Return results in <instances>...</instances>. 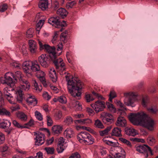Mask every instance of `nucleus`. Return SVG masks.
Wrapping results in <instances>:
<instances>
[{
	"label": "nucleus",
	"instance_id": "obj_34",
	"mask_svg": "<svg viewBox=\"0 0 158 158\" xmlns=\"http://www.w3.org/2000/svg\"><path fill=\"white\" fill-rule=\"evenodd\" d=\"M49 75L53 82H55L56 81L57 77L56 72L54 70L51 69Z\"/></svg>",
	"mask_w": 158,
	"mask_h": 158
},
{
	"label": "nucleus",
	"instance_id": "obj_46",
	"mask_svg": "<svg viewBox=\"0 0 158 158\" xmlns=\"http://www.w3.org/2000/svg\"><path fill=\"white\" fill-rule=\"evenodd\" d=\"M44 150L48 154H52L54 153V149L53 147H45L44 148Z\"/></svg>",
	"mask_w": 158,
	"mask_h": 158
},
{
	"label": "nucleus",
	"instance_id": "obj_21",
	"mask_svg": "<svg viewBox=\"0 0 158 158\" xmlns=\"http://www.w3.org/2000/svg\"><path fill=\"white\" fill-rule=\"evenodd\" d=\"M26 101L29 105L33 106L37 104V100L34 96H29L26 99Z\"/></svg>",
	"mask_w": 158,
	"mask_h": 158
},
{
	"label": "nucleus",
	"instance_id": "obj_29",
	"mask_svg": "<svg viewBox=\"0 0 158 158\" xmlns=\"http://www.w3.org/2000/svg\"><path fill=\"white\" fill-rule=\"evenodd\" d=\"M56 13L57 14L60 15L63 18L66 17L68 14V12L66 10L62 8L58 9L56 12Z\"/></svg>",
	"mask_w": 158,
	"mask_h": 158
},
{
	"label": "nucleus",
	"instance_id": "obj_58",
	"mask_svg": "<svg viewBox=\"0 0 158 158\" xmlns=\"http://www.w3.org/2000/svg\"><path fill=\"white\" fill-rule=\"evenodd\" d=\"M69 158H80V156L78 153L76 152L72 154Z\"/></svg>",
	"mask_w": 158,
	"mask_h": 158
},
{
	"label": "nucleus",
	"instance_id": "obj_42",
	"mask_svg": "<svg viewBox=\"0 0 158 158\" xmlns=\"http://www.w3.org/2000/svg\"><path fill=\"white\" fill-rule=\"evenodd\" d=\"M62 111L60 110H59L55 113L54 117L56 120H59L62 118Z\"/></svg>",
	"mask_w": 158,
	"mask_h": 158
},
{
	"label": "nucleus",
	"instance_id": "obj_54",
	"mask_svg": "<svg viewBox=\"0 0 158 158\" xmlns=\"http://www.w3.org/2000/svg\"><path fill=\"white\" fill-rule=\"evenodd\" d=\"M92 94L97 97L98 99H101V100H104L105 99V98L103 97L102 96L99 94L97 93L94 91H93L92 92Z\"/></svg>",
	"mask_w": 158,
	"mask_h": 158
},
{
	"label": "nucleus",
	"instance_id": "obj_47",
	"mask_svg": "<svg viewBox=\"0 0 158 158\" xmlns=\"http://www.w3.org/2000/svg\"><path fill=\"white\" fill-rule=\"evenodd\" d=\"M35 89L37 92H40L42 89V87L41 85L39 86L37 82L35 80L34 81V82Z\"/></svg>",
	"mask_w": 158,
	"mask_h": 158
},
{
	"label": "nucleus",
	"instance_id": "obj_56",
	"mask_svg": "<svg viewBox=\"0 0 158 158\" xmlns=\"http://www.w3.org/2000/svg\"><path fill=\"white\" fill-rule=\"evenodd\" d=\"M47 125L48 126H51L53 124L52 120L51 118L49 116H47Z\"/></svg>",
	"mask_w": 158,
	"mask_h": 158
},
{
	"label": "nucleus",
	"instance_id": "obj_44",
	"mask_svg": "<svg viewBox=\"0 0 158 158\" xmlns=\"http://www.w3.org/2000/svg\"><path fill=\"white\" fill-rule=\"evenodd\" d=\"M94 125L98 128L103 129L104 128V127L101 122L98 119L95 120Z\"/></svg>",
	"mask_w": 158,
	"mask_h": 158
},
{
	"label": "nucleus",
	"instance_id": "obj_51",
	"mask_svg": "<svg viewBox=\"0 0 158 158\" xmlns=\"http://www.w3.org/2000/svg\"><path fill=\"white\" fill-rule=\"evenodd\" d=\"M58 101L62 103L65 104L67 102L66 97L64 96H61L58 98Z\"/></svg>",
	"mask_w": 158,
	"mask_h": 158
},
{
	"label": "nucleus",
	"instance_id": "obj_53",
	"mask_svg": "<svg viewBox=\"0 0 158 158\" xmlns=\"http://www.w3.org/2000/svg\"><path fill=\"white\" fill-rule=\"evenodd\" d=\"M73 106L78 109V110H80L82 109L81 106L78 101L74 102L73 104Z\"/></svg>",
	"mask_w": 158,
	"mask_h": 158
},
{
	"label": "nucleus",
	"instance_id": "obj_31",
	"mask_svg": "<svg viewBox=\"0 0 158 158\" xmlns=\"http://www.w3.org/2000/svg\"><path fill=\"white\" fill-rule=\"evenodd\" d=\"M121 132V131L120 128L118 127H115L112 130L111 134V135L120 137L122 136Z\"/></svg>",
	"mask_w": 158,
	"mask_h": 158
},
{
	"label": "nucleus",
	"instance_id": "obj_2",
	"mask_svg": "<svg viewBox=\"0 0 158 158\" xmlns=\"http://www.w3.org/2000/svg\"><path fill=\"white\" fill-rule=\"evenodd\" d=\"M67 82V88L71 95L78 99L81 98V89L83 85L80 80L77 81L73 77L69 78L68 76H65Z\"/></svg>",
	"mask_w": 158,
	"mask_h": 158
},
{
	"label": "nucleus",
	"instance_id": "obj_5",
	"mask_svg": "<svg viewBox=\"0 0 158 158\" xmlns=\"http://www.w3.org/2000/svg\"><path fill=\"white\" fill-rule=\"evenodd\" d=\"M30 85H28L25 83L24 85H22L20 89L17 90L16 92L17 97L16 99L17 101L19 103H21L23 99V95L24 93H23V91H27L29 89Z\"/></svg>",
	"mask_w": 158,
	"mask_h": 158
},
{
	"label": "nucleus",
	"instance_id": "obj_13",
	"mask_svg": "<svg viewBox=\"0 0 158 158\" xmlns=\"http://www.w3.org/2000/svg\"><path fill=\"white\" fill-rule=\"evenodd\" d=\"M52 60L55 64L56 69L61 70L62 71H65V64L61 58L57 59L56 57L54 60Z\"/></svg>",
	"mask_w": 158,
	"mask_h": 158
},
{
	"label": "nucleus",
	"instance_id": "obj_22",
	"mask_svg": "<svg viewBox=\"0 0 158 158\" xmlns=\"http://www.w3.org/2000/svg\"><path fill=\"white\" fill-rule=\"evenodd\" d=\"M146 109L149 113L152 114H156L158 112V109L157 106L152 104L148 107Z\"/></svg>",
	"mask_w": 158,
	"mask_h": 158
},
{
	"label": "nucleus",
	"instance_id": "obj_7",
	"mask_svg": "<svg viewBox=\"0 0 158 158\" xmlns=\"http://www.w3.org/2000/svg\"><path fill=\"white\" fill-rule=\"evenodd\" d=\"M13 76V74L11 72H7L4 75V77H2L1 81L2 84H6L11 87L14 85V81L11 77Z\"/></svg>",
	"mask_w": 158,
	"mask_h": 158
},
{
	"label": "nucleus",
	"instance_id": "obj_25",
	"mask_svg": "<svg viewBox=\"0 0 158 158\" xmlns=\"http://www.w3.org/2000/svg\"><path fill=\"white\" fill-rule=\"evenodd\" d=\"M126 123V121L124 117L119 116L118 118L116 124L117 126L124 127L125 126Z\"/></svg>",
	"mask_w": 158,
	"mask_h": 158
},
{
	"label": "nucleus",
	"instance_id": "obj_57",
	"mask_svg": "<svg viewBox=\"0 0 158 158\" xmlns=\"http://www.w3.org/2000/svg\"><path fill=\"white\" fill-rule=\"evenodd\" d=\"M5 137L4 135L0 132V145L3 144L5 141Z\"/></svg>",
	"mask_w": 158,
	"mask_h": 158
},
{
	"label": "nucleus",
	"instance_id": "obj_15",
	"mask_svg": "<svg viewBox=\"0 0 158 158\" xmlns=\"http://www.w3.org/2000/svg\"><path fill=\"white\" fill-rule=\"evenodd\" d=\"M116 147V148L117 152L111 153L112 156L115 158H125L126 153L125 151L122 147L118 146V145Z\"/></svg>",
	"mask_w": 158,
	"mask_h": 158
},
{
	"label": "nucleus",
	"instance_id": "obj_62",
	"mask_svg": "<svg viewBox=\"0 0 158 158\" xmlns=\"http://www.w3.org/2000/svg\"><path fill=\"white\" fill-rule=\"evenodd\" d=\"M7 8V6L6 4H3L0 6V11L4 12Z\"/></svg>",
	"mask_w": 158,
	"mask_h": 158
},
{
	"label": "nucleus",
	"instance_id": "obj_8",
	"mask_svg": "<svg viewBox=\"0 0 158 158\" xmlns=\"http://www.w3.org/2000/svg\"><path fill=\"white\" fill-rule=\"evenodd\" d=\"M38 60L43 67H48L50 61L52 60L50 59V57L45 54H42L38 57Z\"/></svg>",
	"mask_w": 158,
	"mask_h": 158
},
{
	"label": "nucleus",
	"instance_id": "obj_55",
	"mask_svg": "<svg viewBox=\"0 0 158 158\" xmlns=\"http://www.w3.org/2000/svg\"><path fill=\"white\" fill-rule=\"evenodd\" d=\"M76 3L75 1L68 2L66 5V7L68 9L72 8Z\"/></svg>",
	"mask_w": 158,
	"mask_h": 158
},
{
	"label": "nucleus",
	"instance_id": "obj_3",
	"mask_svg": "<svg viewBox=\"0 0 158 158\" xmlns=\"http://www.w3.org/2000/svg\"><path fill=\"white\" fill-rule=\"evenodd\" d=\"M77 140L81 143H87L88 144H92L94 141V139L92 136L86 131H81L77 135Z\"/></svg>",
	"mask_w": 158,
	"mask_h": 158
},
{
	"label": "nucleus",
	"instance_id": "obj_32",
	"mask_svg": "<svg viewBox=\"0 0 158 158\" xmlns=\"http://www.w3.org/2000/svg\"><path fill=\"white\" fill-rule=\"evenodd\" d=\"M11 123L10 121L5 120L0 123V127L2 128H7L10 126Z\"/></svg>",
	"mask_w": 158,
	"mask_h": 158
},
{
	"label": "nucleus",
	"instance_id": "obj_4",
	"mask_svg": "<svg viewBox=\"0 0 158 158\" xmlns=\"http://www.w3.org/2000/svg\"><path fill=\"white\" fill-rule=\"evenodd\" d=\"M39 44L40 49H45L48 53V54L46 55L50 57V59L52 60H54L57 57L55 52V48L54 47H51L48 45L45 44L43 45L40 41H39Z\"/></svg>",
	"mask_w": 158,
	"mask_h": 158
},
{
	"label": "nucleus",
	"instance_id": "obj_18",
	"mask_svg": "<svg viewBox=\"0 0 158 158\" xmlns=\"http://www.w3.org/2000/svg\"><path fill=\"white\" fill-rule=\"evenodd\" d=\"M10 91L8 89L7 87H6L3 89V94L4 97L6 98L9 102L11 104H14L12 101L13 97L10 92Z\"/></svg>",
	"mask_w": 158,
	"mask_h": 158
},
{
	"label": "nucleus",
	"instance_id": "obj_16",
	"mask_svg": "<svg viewBox=\"0 0 158 158\" xmlns=\"http://www.w3.org/2000/svg\"><path fill=\"white\" fill-rule=\"evenodd\" d=\"M36 134L35 144L38 146L41 145L44 142V134L40 132H38L37 133H36Z\"/></svg>",
	"mask_w": 158,
	"mask_h": 158
},
{
	"label": "nucleus",
	"instance_id": "obj_23",
	"mask_svg": "<svg viewBox=\"0 0 158 158\" xmlns=\"http://www.w3.org/2000/svg\"><path fill=\"white\" fill-rule=\"evenodd\" d=\"M141 104L146 109L152 104L150 103L149 99L148 97L145 95L142 96Z\"/></svg>",
	"mask_w": 158,
	"mask_h": 158
},
{
	"label": "nucleus",
	"instance_id": "obj_50",
	"mask_svg": "<svg viewBox=\"0 0 158 158\" xmlns=\"http://www.w3.org/2000/svg\"><path fill=\"white\" fill-rule=\"evenodd\" d=\"M85 98L87 102H90L94 100V98L90 94H86Z\"/></svg>",
	"mask_w": 158,
	"mask_h": 158
},
{
	"label": "nucleus",
	"instance_id": "obj_35",
	"mask_svg": "<svg viewBox=\"0 0 158 158\" xmlns=\"http://www.w3.org/2000/svg\"><path fill=\"white\" fill-rule=\"evenodd\" d=\"M111 127H107L105 130L99 131L100 135L101 136H103L107 135L109 132L111 130Z\"/></svg>",
	"mask_w": 158,
	"mask_h": 158
},
{
	"label": "nucleus",
	"instance_id": "obj_48",
	"mask_svg": "<svg viewBox=\"0 0 158 158\" xmlns=\"http://www.w3.org/2000/svg\"><path fill=\"white\" fill-rule=\"evenodd\" d=\"M34 30L32 28H30L26 32V37L28 38H31L33 37V34Z\"/></svg>",
	"mask_w": 158,
	"mask_h": 158
},
{
	"label": "nucleus",
	"instance_id": "obj_37",
	"mask_svg": "<svg viewBox=\"0 0 158 158\" xmlns=\"http://www.w3.org/2000/svg\"><path fill=\"white\" fill-rule=\"evenodd\" d=\"M147 143L151 146L153 145L156 142V140L153 136H149L147 139Z\"/></svg>",
	"mask_w": 158,
	"mask_h": 158
},
{
	"label": "nucleus",
	"instance_id": "obj_6",
	"mask_svg": "<svg viewBox=\"0 0 158 158\" xmlns=\"http://www.w3.org/2000/svg\"><path fill=\"white\" fill-rule=\"evenodd\" d=\"M126 96H129V98L126 97L124 100V103L127 106H134L133 103L134 102V98L138 96V94L136 92H132L125 94Z\"/></svg>",
	"mask_w": 158,
	"mask_h": 158
},
{
	"label": "nucleus",
	"instance_id": "obj_14",
	"mask_svg": "<svg viewBox=\"0 0 158 158\" xmlns=\"http://www.w3.org/2000/svg\"><path fill=\"white\" fill-rule=\"evenodd\" d=\"M4 105V100L2 97L1 92L0 91V115L10 117L11 115L10 112L3 107Z\"/></svg>",
	"mask_w": 158,
	"mask_h": 158
},
{
	"label": "nucleus",
	"instance_id": "obj_10",
	"mask_svg": "<svg viewBox=\"0 0 158 158\" xmlns=\"http://www.w3.org/2000/svg\"><path fill=\"white\" fill-rule=\"evenodd\" d=\"M48 23L56 28H59L60 27H64L65 24H63L60 20L59 17H52L50 18L48 21Z\"/></svg>",
	"mask_w": 158,
	"mask_h": 158
},
{
	"label": "nucleus",
	"instance_id": "obj_27",
	"mask_svg": "<svg viewBox=\"0 0 158 158\" xmlns=\"http://www.w3.org/2000/svg\"><path fill=\"white\" fill-rule=\"evenodd\" d=\"M17 117L21 120L25 122L27 119V115L23 112H19L16 113Z\"/></svg>",
	"mask_w": 158,
	"mask_h": 158
},
{
	"label": "nucleus",
	"instance_id": "obj_33",
	"mask_svg": "<svg viewBox=\"0 0 158 158\" xmlns=\"http://www.w3.org/2000/svg\"><path fill=\"white\" fill-rule=\"evenodd\" d=\"M73 132L70 129H67L64 132V135L67 138H70L73 136Z\"/></svg>",
	"mask_w": 158,
	"mask_h": 158
},
{
	"label": "nucleus",
	"instance_id": "obj_19",
	"mask_svg": "<svg viewBox=\"0 0 158 158\" xmlns=\"http://www.w3.org/2000/svg\"><path fill=\"white\" fill-rule=\"evenodd\" d=\"M64 139L62 137H60L58 142L56 150L58 153L62 152L64 150Z\"/></svg>",
	"mask_w": 158,
	"mask_h": 158
},
{
	"label": "nucleus",
	"instance_id": "obj_45",
	"mask_svg": "<svg viewBox=\"0 0 158 158\" xmlns=\"http://www.w3.org/2000/svg\"><path fill=\"white\" fill-rule=\"evenodd\" d=\"M109 100L110 102H112V99L117 97L116 94L114 90L110 91L109 95Z\"/></svg>",
	"mask_w": 158,
	"mask_h": 158
},
{
	"label": "nucleus",
	"instance_id": "obj_40",
	"mask_svg": "<svg viewBox=\"0 0 158 158\" xmlns=\"http://www.w3.org/2000/svg\"><path fill=\"white\" fill-rule=\"evenodd\" d=\"M44 22V20H40L37 24L36 30L38 32V34L39 33L40 29L42 27Z\"/></svg>",
	"mask_w": 158,
	"mask_h": 158
},
{
	"label": "nucleus",
	"instance_id": "obj_52",
	"mask_svg": "<svg viewBox=\"0 0 158 158\" xmlns=\"http://www.w3.org/2000/svg\"><path fill=\"white\" fill-rule=\"evenodd\" d=\"M35 115L36 118L40 120L41 121L43 120V116L41 114L39 111H36L35 112Z\"/></svg>",
	"mask_w": 158,
	"mask_h": 158
},
{
	"label": "nucleus",
	"instance_id": "obj_43",
	"mask_svg": "<svg viewBox=\"0 0 158 158\" xmlns=\"http://www.w3.org/2000/svg\"><path fill=\"white\" fill-rule=\"evenodd\" d=\"M12 124L18 128H20L21 129L24 128H28L27 127L21 125L20 123H18L16 120H14L12 121Z\"/></svg>",
	"mask_w": 158,
	"mask_h": 158
},
{
	"label": "nucleus",
	"instance_id": "obj_24",
	"mask_svg": "<svg viewBox=\"0 0 158 158\" xmlns=\"http://www.w3.org/2000/svg\"><path fill=\"white\" fill-rule=\"evenodd\" d=\"M125 133L127 135L135 136L138 134L136 131L132 128L126 127L125 129Z\"/></svg>",
	"mask_w": 158,
	"mask_h": 158
},
{
	"label": "nucleus",
	"instance_id": "obj_64",
	"mask_svg": "<svg viewBox=\"0 0 158 158\" xmlns=\"http://www.w3.org/2000/svg\"><path fill=\"white\" fill-rule=\"evenodd\" d=\"M22 52L24 55H26L27 54L26 47L24 45H23L22 47Z\"/></svg>",
	"mask_w": 158,
	"mask_h": 158
},
{
	"label": "nucleus",
	"instance_id": "obj_60",
	"mask_svg": "<svg viewBox=\"0 0 158 158\" xmlns=\"http://www.w3.org/2000/svg\"><path fill=\"white\" fill-rule=\"evenodd\" d=\"M8 148L6 145H4L0 147V149L2 152H4L7 151Z\"/></svg>",
	"mask_w": 158,
	"mask_h": 158
},
{
	"label": "nucleus",
	"instance_id": "obj_59",
	"mask_svg": "<svg viewBox=\"0 0 158 158\" xmlns=\"http://www.w3.org/2000/svg\"><path fill=\"white\" fill-rule=\"evenodd\" d=\"M43 97L46 100H49L51 98V96L49 95L47 92H44L43 94Z\"/></svg>",
	"mask_w": 158,
	"mask_h": 158
},
{
	"label": "nucleus",
	"instance_id": "obj_63",
	"mask_svg": "<svg viewBox=\"0 0 158 158\" xmlns=\"http://www.w3.org/2000/svg\"><path fill=\"white\" fill-rule=\"evenodd\" d=\"M86 111L90 115L92 116L94 114V110L90 108H87Z\"/></svg>",
	"mask_w": 158,
	"mask_h": 158
},
{
	"label": "nucleus",
	"instance_id": "obj_9",
	"mask_svg": "<svg viewBox=\"0 0 158 158\" xmlns=\"http://www.w3.org/2000/svg\"><path fill=\"white\" fill-rule=\"evenodd\" d=\"M101 117L103 122L107 125L111 124L114 122L113 116L109 113H103L101 114Z\"/></svg>",
	"mask_w": 158,
	"mask_h": 158
},
{
	"label": "nucleus",
	"instance_id": "obj_28",
	"mask_svg": "<svg viewBox=\"0 0 158 158\" xmlns=\"http://www.w3.org/2000/svg\"><path fill=\"white\" fill-rule=\"evenodd\" d=\"M52 132L55 134H60L62 131V127L59 125L53 126L52 128Z\"/></svg>",
	"mask_w": 158,
	"mask_h": 158
},
{
	"label": "nucleus",
	"instance_id": "obj_41",
	"mask_svg": "<svg viewBox=\"0 0 158 158\" xmlns=\"http://www.w3.org/2000/svg\"><path fill=\"white\" fill-rule=\"evenodd\" d=\"M73 119L70 116H67L65 117L64 120V122L66 125H69L73 122Z\"/></svg>",
	"mask_w": 158,
	"mask_h": 158
},
{
	"label": "nucleus",
	"instance_id": "obj_17",
	"mask_svg": "<svg viewBox=\"0 0 158 158\" xmlns=\"http://www.w3.org/2000/svg\"><path fill=\"white\" fill-rule=\"evenodd\" d=\"M148 147L149 146L146 144L139 145L137 147L136 149L139 153L143 154L145 156V158H147L148 157Z\"/></svg>",
	"mask_w": 158,
	"mask_h": 158
},
{
	"label": "nucleus",
	"instance_id": "obj_36",
	"mask_svg": "<svg viewBox=\"0 0 158 158\" xmlns=\"http://www.w3.org/2000/svg\"><path fill=\"white\" fill-rule=\"evenodd\" d=\"M106 105L107 106L108 110L111 112L114 113L116 112V109L114 106L112 104L109 102H106Z\"/></svg>",
	"mask_w": 158,
	"mask_h": 158
},
{
	"label": "nucleus",
	"instance_id": "obj_26",
	"mask_svg": "<svg viewBox=\"0 0 158 158\" xmlns=\"http://www.w3.org/2000/svg\"><path fill=\"white\" fill-rule=\"evenodd\" d=\"M48 0H40L39 4V7L42 10H44L48 7Z\"/></svg>",
	"mask_w": 158,
	"mask_h": 158
},
{
	"label": "nucleus",
	"instance_id": "obj_39",
	"mask_svg": "<svg viewBox=\"0 0 158 158\" xmlns=\"http://www.w3.org/2000/svg\"><path fill=\"white\" fill-rule=\"evenodd\" d=\"M103 140L106 144L109 145L113 146L114 147H116L118 145V143L117 142H114L111 141L105 140V139H103Z\"/></svg>",
	"mask_w": 158,
	"mask_h": 158
},
{
	"label": "nucleus",
	"instance_id": "obj_30",
	"mask_svg": "<svg viewBox=\"0 0 158 158\" xmlns=\"http://www.w3.org/2000/svg\"><path fill=\"white\" fill-rule=\"evenodd\" d=\"M40 65L36 61L32 62V65L31 67V71L33 72H37L40 69Z\"/></svg>",
	"mask_w": 158,
	"mask_h": 158
},
{
	"label": "nucleus",
	"instance_id": "obj_11",
	"mask_svg": "<svg viewBox=\"0 0 158 158\" xmlns=\"http://www.w3.org/2000/svg\"><path fill=\"white\" fill-rule=\"evenodd\" d=\"M91 106L97 113L103 110L105 108V103L104 102L98 100L94 104H92Z\"/></svg>",
	"mask_w": 158,
	"mask_h": 158
},
{
	"label": "nucleus",
	"instance_id": "obj_20",
	"mask_svg": "<svg viewBox=\"0 0 158 158\" xmlns=\"http://www.w3.org/2000/svg\"><path fill=\"white\" fill-rule=\"evenodd\" d=\"M29 49L32 53H35L37 50V46L35 42L33 40L29 41Z\"/></svg>",
	"mask_w": 158,
	"mask_h": 158
},
{
	"label": "nucleus",
	"instance_id": "obj_38",
	"mask_svg": "<svg viewBox=\"0 0 158 158\" xmlns=\"http://www.w3.org/2000/svg\"><path fill=\"white\" fill-rule=\"evenodd\" d=\"M22 76L21 72L20 71H17L15 72L14 74H13V76L12 77L15 80L19 79L20 81V79L22 78Z\"/></svg>",
	"mask_w": 158,
	"mask_h": 158
},
{
	"label": "nucleus",
	"instance_id": "obj_49",
	"mask_svg": "<svg viewBox=\"0 0 158 158\" xmlns=\"http://www.w3.org/2000/svg\"><path fill=\"white\" fill-rule=\"evenodd\" d=\"M119 140L123 143L126 144L129 147H132V145L131 142L126 139L123 138H119Z\"/></svg>",
	"mask_w": 158,
	"mask_h": 158
},
{
	"label": "nucleus",
	"instance_id": "obj_12",
	"mask_svg": "<svg viewBox=\"0 0 158 158\" xmlns=\"http://www.w3.org/2000/svg\"><path fill=\"white\" fill-rule=\"evenodd\" d=\"M32 65L31 61H26L23 64V69L24 72L26 74L28 77H31L32 75V72H31V67Z\"/></svg>",
	"mask_w": 158,
	"mask_h": 158
},
{
	"label": "nucleus",
	"instance_id": "obj_1",
	"mask_svg": "<svg viewBox=\"0 0 158 158\" xmlns=\"http://www.w3.org/2000/svg\"><path fill=\"white\" fill-rule=\"evenodd\" d=\"M130 121L134 125H141L151 131L154 129V122L144 111L131 113L128 116Z\"/></svg>",
	"mask_w": 158,
	"mask_h": 158
},
{
	"label": "nucleus",
	"instance_id": "obj_61",
	"mask_svg": "<svg viewBox=\"0 0 158 158\" xmlns=\"http://www.w3.org/2000/svg\"><path fill=\"white\" fill-rule=\"evenodd\" d=\"M34 124V121L32 119H30L29 121L25 123L24 125V126H26L27 127H31Z\"/></svg>",
	"mask_w": 158,
	"mask_h": 158
}]
</instances>
